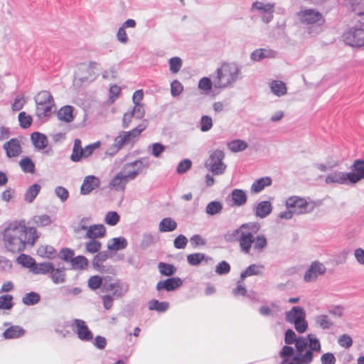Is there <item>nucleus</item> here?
<instances>
[{
	"label": "nucleus",
	"mask_w": 364,
	"mask_h": 364,
	"mask_svg": "<svg viewBox=\"0 0 364 364\" xmlns=\"http://www.w3.org/2000/svg\"><path fill=\"white\" fill-rule=\"evenodd\" d=\"M225 154L221 150L212 151L205 162V168L214 175H222L226 170V164L223 162Z\"/></svg>",
	"instance_id": "nucleus-10"
},
{
	"label": "nucleus",
	"mask_w": 364,
	"mask_h": 364,
	"mask_svg": "<svg viewBox=\"0 0 364 364\" xmlns=\"http://www.w3.org/2000/svg\"><path fill=\"white\" fill-rule=\"evenodd\" d=\"M300 22L303 24H318L323 23V14L315 9H303L297 14Z\"/></svg>",
	"instance_id": "nucleus-12"
},
{
	"label": "nucleus",
	"mask_w": 364,
	"mask_h": 364,
	"mask_svg": "<svg viewBox=\"0 0 364 364\" xmlns=\"http://www.w3.org/2000/svg\"><path fill=\"white\" fill-rule=\"evenodd\" d=\"M37 238L36 229L26 227L24 220L10 223L3 234L5 247L13 253L23 251L27 244L33 245Z\"/></svg>",
	"instance_id": "nucleus-1"
},
{
	"label": "nucleus",
	"mask_w": 364,
	"mask_h": 364,
	"mask_svg": "<svg viewBox=\"0 0 364 364\" xmlns=\"http://www.w3.org/2000/svg\"><path fill=\"white\" fill-rule=\"evenodd\" d=\"M214 77L215 88L224 89L232 87L242 77L241 68L235 63H223L216 70Z\"/></svg>",
	"instance_id": "nucleus-5"
},
{
	"label": "nucleus",
	"mask_w": 364,
	"mask_h": 364,
	"mask_svg": "<svg viewBox=\"0 0 364 364\" xmlns=\"http://www.w3.org/2000/svg\"><path fill=\"white\" fill-rule=\"evenodd\" d=\"M107 246L109 250L117 252L125 249L127 246V241L123 237H114L108 240Z\"/></svg>",
	"instance_id": "nucleus-27"
},
{
	"label": "nucleus",
	"mask_w": 364,
	"mask_h": 364,
	"mask_svg": "<svg viewBox=\"0 0 364 364\" xmlns=\"http://www.w3.org/2000/svg\"><path fill=\"white\" fill-rule=\"evenodd\" d=\"M169 69L172 73H177L182 67V60L179 57H173L168 60Z\"/></svg>",
	"instance_id": "nucleus-50"
},
{
	"label": "nucleus",
	"mask_w": 364,
	"mask_h": 364,
	"mask_svg": "<svg viewBox=\"0 0 364 364\" xmlns=\"http://www.w3.org/2000/svg\"><path fill=\"white\" fill-rule=\"evenodd\" d=\"M314 320L316 326L323 330L329 329L333 326V322L325 314L316 316Z\"/></svg>",
	"instance_id": "nucleus-35"
},
{
	"label": "nucleus",
	"mask_w": 364,
	"mask_h": 364,
	"mask_svg": "<svg viewBox=\"0 0 364 364\" xmlns=\"http://www.w3.org/2000/svg\"><path fill=\"white\" fill-rule=\"evenodd\" d=\"M26 103V100L23 95H18L14 99V102L11 105V108L14 111L21 110Z\"/></svg>",
	"instance_id": "nucleus-63"
},
{
	"label": "nucleus",
	"mask_w": 364,
	"mask_h": 364,
	"mask_svg": "<svg viewBox=\"0 0 364 364\" xmlns=\"http://www.w3.org/2000/svg\"><path fill=\"white\" fill-rule=\"evenodd\" d=\"M17 262L19 264H22L23 267L30 268L31 269H32V268L36 262L35 260L31 257L24 255V254H21L17 258Z\"/></svg>",
	"instance_id": "nucleus-54"
},
{
	"label": "nucleus",
	"mask_w": 364,
	"mask_h": 364,
	"mask_svg": "<svg viewBox=\"0 0 364 364\" xmlns=\"http://www.w3.org/2000/svg\"><path fill=\"white\" fill-rule=\"evenodd\" d=\"M168 303L166 301H159L158 300H151L149 303L150 310H156L159 312L166 311L168 308Z\"/></svg>",
	"instance_id": "nucleus-44"
},
{
	"label": "nucleus",
	"mask_w": 364,
	"mask_h": 364,
	"mask_svg": "<svg viewBox=\"0 0 364 364\" xmlns=\"http://www.w3.org/2000/svg\"><path fill=\"white\" fill-rule=\"evenodd\" d=\"M301 336L296 338V333L291 329H289L285 333L284 341L287 344L295 343L296 348V342Z\"/></svg>",
	"instance_id": "nucleus-62"
},
{
	"label": "nucleus",
	"mask_w": 364,
	"mask_h": 364,
	"mask_svg": "<svg viewBox=\"0 0 364 364\" xmlns=\"http://www.w3.org/2000/svg\"><path fill=\"white\" fill-rule=\"evenodd\" d=\"M223 204L219 201H211L206 205L205 213L208 215H215L220 213L223 210Z\"/></svg>",
	"instance_id": "nucleus-41"
},
{
	"label": "nucleus",
	"mask_w": 364,
	"mask_h": 364,
	"mask_svg": "<svg viewBox=\"0 0 364 364\" xmlns=\"http://www.w3.org/2000/svg\"><path fill=\"white\" fill-rule=\"evenodd\" d=\"M55 194L63 203L66 201L69 198L68 191L63 186H57L55 188Z\"/></svg>",
	"instance_id": "nucleus-57"
},
{
	"label": "nucleus",
	"mask_w": 364,
	"mask_h": 364,
	"mask_svg": "<svg viewBox=\"0 0 364 364\" xmlns=\"http://www.w3.org/2000/svg\"><path fill=\"white\" fill-rule=\"evenodd\" d=\"M31 138L35 147L39 150L43 149L48 145V139L43 134L34 132L31 134Z\"/></svg>",
	"instance_id": "nucleus-29"
},
{
	"label": "nucleus",
	"mask_w": 364,
	"mask_h": 364,
	"mask_svg": "<svg viewBox=\"0 0 364 364\" xmlns=\"http://www.w3.org/2000/svg\"><path fill=\"white\" fill-rule=\"evenodd\" d=\"M287 208H292L296 215L311 213L318 206V203L312 200L293 196L286 200Z\"/></svg>",
	"instance_id": "nucleus-8"
},
{
	"label": "nucleus",
	"mask_w": 364,
	"mask_h": 364,
	"mask_svg": "<svg viewBox=\"0 0 364 364\" xmlns=\"http://www.w3.org/2000/svg\"><path fill=\"white\" fill-rule=\"evenodd\" d=\"M213 82L209 77H203L198 82V88L205 93H209L212 89Z\"/></svg>",
	"instance_id": "nucleus-53"
},
{
	"label": "nucleus",
	"mask_w": 364,
	"mask_h": 364,
	"mask_svg": "<svg viewBox=\"0 0 364 364\" xmlns=\"http://www.w3.org/2000/svg\"><path fill=\"white\" fill-rule=\"evenodd\" d=\"M231 198L234 205L237 206H242L247 201L246 193L244 191L241 189H234L232 191Z\"/></svg>",
	"instance_id": "nucleus-34"
},
{
	"label": "nucleus",
	"mask_w": 364,
	"mask_h": 364,
	"mask_svg": "<svg viewBox=\"0 0 364 364\" xmlns=\"http://www.w3.org/2000/svg\"><path fill=\"white\" fill-rule=\"evenodd\" d=\"M205 259V255L199 252L191 254L187 256L188 262L193 266L198 265Z\"/></svg>",
	"instance_id": "nucleus-55"
},
{
	"label": "nucleus",
	"mask_w": 364,
	"mask_h": 364,
	"mask_svg": "<svg viewBox=\"0 0 364 364\" xmlns=\"http://www.w3.org/2000/svg\"><path fill=\"white\" fill-rule=\"evenodd\" d=\"M91 218L89 217L82 218L75 229V232L80 233L82 231H86L87 232L91 226Z\"/></svg>",
	"instance_id": "nucleus-49"
},
{
	"label": "nucleus",
	"mask_w": 364,
	"mask_h": 364,
	"mask_svg": "<svg viewBox=\"0 0 364 364\" xmlns=\"http://www.w3.org/2000/svg\"><path fill=\"white\" fill-rule=\"evenodd\" d=\"M41 190V186L38 184H33L28 187L26 191L24 199L28 203H32L38 194Z\"/></svg>",
	"instance_id": "nucleus-40"
},
{
	"label": "nucleus",
	"mask_w": 364,
	"mask_h": 364,
	"mask_svg": "<svg viewBox=\"0 0 364 364\" xmlns=\"http://www.w3.org/2000/svg\"><path fill=\"white\" fill-rule=\"evenodd\" d=\"M3 149L6 151L8 158L18 157L22 153L21 142L17 138H12L4 143Z\"/></svg>",
	"instance_id": "nucleus-20"
},
{
	"label": "nucleus",
	"mask_w": 364,
	"mask_h": 364,
	"mask_svg": "<svg viewBox=\"0 0 364 364\" xmlns=\"http://www.w3.org/2000/svg\"><path fill=\"white\" fill-rule=\"evenodd\" d=\"M177 228V223L171 218H165L161 220L159 230L161 232H172Z\"/></svg>",
	"instance_id": "nucleus-31"
},
{
	"label": "nucleus",
	"mask_w": 364,
	"mask_h": 364,
	"mask_svg": "<svg viewBox=\"0 0 364 364\" xmlns=\"http://www.w3.org/2000/svg\"><path fill=\"white\" fill-rule=\"evenodd\" d=\"M158 267L160 273L165 276H171L176 272V268L171 264L160 262Z\"/></svg>",
	"instance_id": "nucleus-45"
},
{
	"label": "nucleus",
	"mask_w": 364,
	"mask_h": 364,
	"mask_svg": "<svg viewBox=\"0 0 364 364\" xmlns=\"http://www.w3.org/2000/svg\"><path fill=\"white\" fill-rule=\"evenodd\" d=\"M119 220V216L117 212H108L105 216V221L109 225H115Z\"/></svg>",
	"instance_id": "nucleus-59"
},
{
	"label": "nucleus",
	"mask_w": 364,
	"mask_h": 364,
	"mask_svg": "<svg viewBox=\"0 0 364 364\" xmlns=\"http://www.w3.org/2000/svg\"><path fill=\"white\" fill-rule=\"evenodd\" d=\"M247 146V143L242 139H235L228 144V149L232 152L242 151L245 150Z\"/></svg>",
	"instance_id": "nucleus-39"
},
{
	"label": "nucleus",
	"mask_w": 364,
	"mask_h": 364,
	"mask_svg": "<svg viewBox=\"0 0 364 364\" xmlns=\"http://www.w3.org/2000/svg\"><path fill=\"white\" fill-rule=\"evenodd\" d=\"M343 41L350 46L360 47L364 45V30L361 28L350 30L343 36Z\"/></svg>",
	"instance_id": "nucleus-15"
},
{
	"label": "nucleus",
	"mask_w": 364,
	"mask_h": 364,
	"mask_svg": "<svg viewBox=\"0 0 364 364\" xmlns=\"http://www.w3.org/2000/svg\"><path fill=\"white\" fill-rule=\"evenodd\" d=\"M18 119L20 127L23 129L29 127L33 122L31 116L26 114L25 112H21L18 114Z\"/></svg>",
	"instance_id": "nucleus-47"
},
{
	"label": "nucleus",
	"mask_w": 364,
	"mask_h": 364,
	"mask_svg": "<svg viewBox=\"0 0 364 364\" xmlns=\"http://www.w3.org/2000/svg\"><path fill=\"white\" fill-rule=\"evenodd\" d=\"M212 118L208 115H203L200 120V129L203 132H205L211 129L213 127Z\"/></svg>",
	"instance_id": "nucleus-51"
},
{
	"label": "nucleus",
	"mask_w": 364,
	"mask_h": 364,
	"mask_svg": "<svg viewBox=\"0 0 364 364\" xmlns=\"http://www.w3.org/2000/svg\"><path fill=\"white\" fill-rule=\"evenodd\" d=\"M103 288L106 291H112L111 295L115 297V299L122 297L129 291V285L119 281L112 283H105Z\"/></svg>",
	"instance_id": "nucleus-18"
},
{
	"label": "nucleus",
	"mask_w": 364,
	"mask_h": 364,
	"mask_svg": "<svg viewBox=\"0 0 364 364\" xmlns=\"http://www.w3.org/2000/svg\"><path fill=\"white\" fill-rule=\"evenodd\" d=\"M259 230V226L253 223H245L231 232L225 235V239L228 242L238 241L242 252L249 254L252 245L255 250L262 251L267 245L266 237L263 235H259L254 237Z\"/></svg>",
	"instance_id": "nucleus-2"
},
{
	"label": "nucleus",
	"mask_w": 364,
	"mask_h": 364,
	"mask_svg": "<svg viewBox=\"0 0 364 364\" xmlns=\"http://www.w3.org/2000/svg\"><path fill=\"white\" fill-rule=\"evenodd\" d=\"M100 145L99 141L89 144L85 148L82 146V142L80 139H75L74 141V145L73 147V152L70 156L71 161L74 162H78L82 159L89 157L92 154L94 151L97 149Z\"/></svg>",
	"instance_id": "nucleus-11"
},
{
	"label": "nucleus",
	"mask_w": 364,
	"mask_h": 364,
	"mask_svg": "<svg viewBox=\"0 0 364 364\" xmlns=\"http://www.w3.org/2000/svg\"><path fill=\"white\" fill-rule=\"evenodd\" d=\"M149 165V159L146 158H141L124 164L121 170L109 181V188L117 191H123L127 184L134 180L144 170L148 168Z\"/></svg>",
	"instance_id": "nucleus-3"
},
{
	"label": "nucleus",
	"mask_w": 364,
	"mask_h": 364,
	"mask_svg": "<svg viewBox=\"0 0 364 364\" xmlns=\"http://www.w3.org/2000/svg\"><path fill=\"white\" fill-rule=\"evenodd\" d=\"M102 247V243L97 240H91L86 242L85 250L86 252L94 254L98 252Z\"/></svg>",
	"instance_id": "nucleus-48"
},
{
	"label": "nucleus",
	"mask_w": 364,
	"mask_h": 364,
	"mask_svg": "<svg viewBox=\"0 0 364 364\" xmlns=\"http://www.w3.org/2000/svg\"><path fill=\"white\" fill-rule=\"evenodd\" d=\"M147 127L146 120H144L136 127L132 129L130 131H122L114 138V140L117 142L118 145L122 148L124 146L131 145L133 146L139 137L141 132L145 130Z\"/></svg>",
	"instance_id": "nucleus-9"
},
{
	"label": "nucleus",
	"mask_w": 364,
	"mask_h": 364,
	"mask_svg": "<svg viewBox=\"0 0 364 364\" xmlns=\"http://www.w3.org/2000/svg\"><path fill=\"white\" fill-rule=\"evenodd\" d=\"M305 317L306 313L301 306H294L286 314V320L291 323H294L300 319L305 318Z\"/></svg>",
	"instance_id": "nucleus-26"
},
{
	"label": "nucleus",
	"mask_w": 364,
	"mask_h": 364,
	"mask_svg": "<svg viewBox=\"0 0 364 364\" xmlns=\"http://www.w3.org/2000/svg\"><path fill=\"white\" fill-rule=\"evenodd\" d=\"M72 329L77 333L80 340L90 341L92 339V331L88 328L85 322L81 319H74L71 324Z\"/></svg>",
	"instance_id": "nucleus-16"
},
{
	"label": "nucleus",
	"mask_w": 364,
	"mask_h": 364,
	"mask_svg": "<svg viewBox=\"0 0 364 364\" xmlns=\"http://www.w3.org/2000/svg\"><path fill=\"white\" fill-rule=\"evenodd\" d=\"M19 166L25 173H33L35 171V165L33 162L28 157L22 159L19 161Z\"/></svg>",
	"instance_id": "nucleus-46"
},
{
	"label": "nucleus",
	"mask_w": 364,
	"mask_h": 364,
	"mask_svg": "<svg viewBox=\"0 0 364 364\" xmlns=\"http://www.w3.org/2000/svg\"><path fill=\"white\" fill-rule=\"evenodd\" d=\"M99 186V180L94 176H86L81 186L80 192L83 195L90 193Z\"/></svg>",
	"instance_id": "nucleus-24"
},
{
	"label": "nucleus",
	"mask_w": 364,
	"mask_h": 364,
	"mask_svg": "<svg viewBox=\"0 0 364 364\" xmlns=\"http://www.w3.org/2000/svg\"><path fill=\"white\" fill-rule=\"evenodd\" d=\"M24 333L25 331L21 327L18 326H14L6 329L3 334L5 338L11 339L19 338L23 336Z\"/></svg>",
	"instance_id": "nucleus-36"
},
{
	"label": "nucleus",
	"mask_w": 364,
	"mask_h": 364,
	"mask_svg": "<svg viewBox=\"0 0 364 364\" xmlns=\"http://www.w3.org/2000/svg\"><path fill=\"white\" fill-rule=\"evenodd\" d=\"M326 184L338 183L341 185L350 186L349 174L348 172L335 171L328 174L325 178Z\"/></svg>",
	"instance_id": "nucleus-19"
},
{
	"label": "nucleus",
	"mask_w": 364,
	"mask_h": 364,
	"mask_svg": "<svg viewBox=\"0 0 364 364\" xmlns=\"http://www.w3.org/2000/svg\"><path fill=\"white\" fill-rule=\"evenodd\" d=\"M252 10L257 11L260 15L262 21L267 23L270 22L273 18L274 11V5L272 4H264L260 1L253 3Z\"/></svg>",
	"instance_id": "nucleus-14"
},
{
	"label": "nucleus",
	"mask_w": 364,
	"mask_h": 364,
	"mask_svg": "<svg viewBox=\"0 0 364 364\" xmlns=\"http://www.w3.org/2000/svg\"><path fill=\"white\" fill-rule=\"evenodd\" d=\"M97 65L95 61L80 64L75 72L74 84L80 86L83 83L92 82L97 76Z\"/></svg>",
	"instance_id": "nucleus-7"
},
{
	"label": "nucleus",
	"mask_w": 364,
	"mask_h": 364,
	"mask_svg": "<svg viewBox=\"0 0 364 364\" xmlns=\"http://www.w3.org/2000/svg\"><path fill=\"white\" fill-rule=\"evenodd\" d=\"M183 284L181 279L178 277H171L163 281H160L156 284V289L161 291L165 289L167 291H174Z\"/></svg>",
	"instance_id": "nucleus-21"
},
{
	"label": "nucleus",
	"mask_w": 364,
	"mask_h": 364,
	"mask_svg": "<svg viewBox=\"0 0 364 364\" xmlns=\"http://www.w3.org/2000/svg\"><path fill=\"white\" fill-rule=\"evenodd\" d=\"M230 271V264L225 262H220L215 267V272L220 275L228 274Z\"/></svg>",
	"instance_id": "nucleus-64"
},
{
	"label": "nucleus",
	"mask_w": 364,
	"mask_h": 364,
	"mask_svg": "<svg viewBox=\"0 0 364 364\" xmlns=\"http://www.w3.org/2000/svg\"><path fill=\"white\" fill-rule=\"evenodd\" d=\"M321 346L315 335L309 334L306 337H301L296 342V355L289 360H283L281 364H310L314 358V353H320Z\"/></svg>",
	"instance_id": "nucleus-4"
},
{
	"label": "nucleus",
	"mask_w": 364,
	"mask_h": 364,
	"mask_svg": "<svg viewBox=\"0 0 364 364\" xmlns=\"http://www.w3.org/2000/svg\"><path fill=\"white\" fill-rule=\"evenodd\" d=\"M41 296L39 294L31 291L27 293L22 298V302L27 306H32L38 304L40 301Z\"/></svg>",
	"instance_id": "nucleus-42"
},
{
	"label": "nucleus",
	"mask_w": 364,
	"mask_h": 364,
	"mask_svg": "<svg viewBox=\"0 0 364 364\" xmlns=\"http://www.w3.org/2000/svg\"><path fill=\"white\" fill-rule=\"evenodd\" d=\"M36 103V116L39 119H46L55 112L54 99L50 92L42 90L34 98Z\"/></svg>",
	"instance_id": "nucleus-6"
},
{
	"label": "nucleus",
	"mask_w": 364,
	"mask_h": 364,
	"mask_svg": "<svg viewBox=\"0 0 364 364\" xmlns=\"http://www.w3.org/2000/svg\"><path fill=\"white\" fill-rule=\"evenodd\" d=\"M13 299V296L10 294L0 296V309L11 310L14 306Z\"/></svg>",
	"instance_id": "nucleus-43"
},
{
	"label": "nucleus",
	"mask_w": 364,
	"mask_h": 364,
	"mask_svg": "<svg viewBox=\"0 0 364 364\" xmlns=\"http://www.w3.org/2000/svg\"><path fill=\"white\" fill-rule=\"evenodd\" d=\"M339 165V163L336 161H327L326 164H316L314 165L315 168L321 171H326L327 170L332 169L333 168L337 167Z\"/></svg>",
	"instance_id": "nucleus-58"
},
{
	"label": "nucleus",
	"mask_w": 364,
	"mask_h": 364,
	"mask_svg": "<svg viewBox=\"0 0 364 364\" xmlns=\"http://www.w3.org/2000/svg\"><path fill=\"white\" fill-rule=\"evenodd\" d=\"M71 264L73 269H79L85 268L88 261L84 256H77L71 260Z\"/></svg>",
	"instance_id": "nucleus-52"
},
{
	"label": "nucleus",
	"mask_w": 364,
	"mask_h": 364,
	"mask_svg": "<svg viewBox=\"0 0 364 364\" xmlns=\"http://www.w3.org/2000/svg\"><path fill=\"white\" fill-rule=\"evenodd\" d=\"M269 86L272 93L279 97L284 96L287 92L286 84L279 80H273L269 82Z\"/></svg>",
	"instance_id": "nucleus-25"
},
{
	"label": "nucleus",
	"mask_w": 364,
	"mask_h": 364,
	"mask_svg": "<svg viewBox=\"0 0 364 364\" xmlns=\"http://www.w3.org/2000/svg\"><path fill=\"white\" fill-rule=\"evenodd\" d=\"M50 274L52 282L54 284H58L65 282V274L63 269L55 268L54 265H53V269H50Z\"/></svg>",
	"instance_id": "nucleus-37"
},
{
	"label": "nucleus",
	"mask_w": 364,
	"mask_h": 364,
	"mask_svg": "<svg viewBox=\"0 0 364 364\" xmlns=\"http://www.w3.org/2000/svg\"><path fill=\"white\" fill-rule=\"evenodd\" d=\"M338 343L341 347L349 348L353 345V339L349 335L343 334L338 338Z\"/></svg>",
	"instance_id": "nucleus-61"
},
{
	"label": "nucleus",
	"mask_w": 364,
	"mask_h": 364,
	"mask_svg": "<svg viewBox=\"0 0 364 364\" xmlns=\"http://www.w3.org/2000/svg\"><path fill=\"white\" fill-rule=\"evenodd\" d=\"M272 205L269 201H262L259 203L255 209V214L257 217L264 218L267 217L272 211Z\"/></svg>",
	"instance_id": "nucleus-30"
},
{
	"label": "nucleus",
	"mask_w": 364,
	"mask_h": 364,
	"mask_svg": "<svg viewBox=\"0 0 364 364\" xmlns=\"http://www.w3.org/2000/svg\"><path fill=\"white\" fill-rule=\"evenodd\" d=\"M109 257V254L106 251L98 252L94 257L92 264L95 268H100L104 261Z\"/></svg>",
	"instance_id": "nucleus-56"
},
{
	"label": "nucleus",
	"mask_w": 364,
	"mask_h": 364,
	"mask_svg": "<svg viewBox=\"0 0 364 364\" xmlns=\"http://www.w3.org/2000/svg\"><path fill=\"white\" fill-rule=\"evenodd\" d=\"M106 235V228L102 224L91 225L85 237L91 240L102 238Z\"/></svg>",
	"instance_id": "nucleus-23"
},
{
	"label": "nucleus",
	"mask_w": 364,
	"mask_h": 364,
	"mask_svg": "<svg viewBox=\"0 0 364 364\" xmlns=\"http://www.w3.org/2000/svg\"><path fill=\"white\" fill-rule=\"evenodd\" d=\"M277 56V52L268 48L256 49L250 55L251 59L254 61H260L266 58H275Z\"/></svg>",
	"instance_id": "nucleus-22"
},
{
	"label": "nucleus",
	"mask_w": 364,
	"mask_h": 364,
	"mask_svg": "<svg viewBox=\"0 0 364 364\" xmlns=\"http://www.w3.org/2000/svg\"><path fill=\"white\" fill-rule=\"evenodd\" d=\"M326 267L325 265L318 261L312 262L309 267L306 269L304 275V281L307 283L315 282L318 277L325 274Z\"/></svg>",
	"instance_id": "nucleus-13"
},
{
	"label": "nucleus",
	"mask_w": 364,
	"mask_h": 364,
	"mask_svg": "<svg viewBox=\"0 0 364 364\" xmlns=\"http://www.w3.org/2000/svg\"><path fill=\"white\" fill-rule=\"evenodd\" d=\"M73 107L72 106H64L58 112V117L60 121L71 122L73 119Z\"/></svg>",
	"instance_id": "nucleus-32"
},
{
	"label": "nucleus",
	"mask_w": 364,
	"mask_h": 364,
	"mask_svg": "<svg viewBox=\"0 0 364 364\" xmlns=\"http://www.w3.org/2000/svg\"><path fill=\"white\" fill-rule=\"evenodd\" d=\"M351 172L349 174L350 182L352 185L358 183L364 178V160L357 159L351 165Z\"/></svg>",
	"instance_id": "nucleus-17"
},
{
	"label": "nucleus",
	"mask_w": 364,
	"mask_h": 364,
	"mask_svg": "<svg viewBox=\"0 0 364 364\" xmlns=\"http://www.w3.org/2000/svg\"><path fill=\"white\" fill-rule=\"evenodd\" d=\"M53 264L50 262L36 263L34 264L31 271L36 274H46L50 273V269H53Z\"/></svg>",
	"instance_id": "nucleus-38"
},
{
	"label": "nucleus",
	"mask_w": 364,
	"mask_h": 364,
	"mask_svg": "<svg viewBox=\"0 0 364 364\" xmlns=\"http://www.w3.org/2000/svg\"><path fill=\"white\" fill-rule=\"evenodd\" d=\"M264 268L262 265L257 264H251L250 265L245 271L241 273L240 279L238 281V283L242 282L245 278L247 277L252 276V275H259L262 273V269Z\"/></svg>",
	"instance_id": "nucleus-33"
},
{
	"label": "nucleus",
	"mask_w": 364,
	"mask_h": 364,
	"mask_svg": "<svg viewBox=\"0 0 364 364\" xmlns=\"http://www.w3.org/2000/svg\"><path fill=\"white\" fill-rule=\"evenodd\" d=\"M272 184V179L270 177L265 176L256 180L251 186V191L255 193H259L265 187L269 186Z\"/></svg>",
	"instance_id": "nucleus-28"
},
{
	"label": "nucleus",
	"mask_w": 364,
	"mask_h": 364,
	"mask_svg": "<svg viewBox=\"0 0 364 364\" xmlns=\"http://www.w3.org/2000/svg\"><path fill=\"white\" fill-rule=\"evenodd\" d=\"M183 90L182 84L177 80H173L171 84V93L173 97L178 96Z\"/></svg>",
	"instance_id": "nucleus-60"
}]
</instances>
